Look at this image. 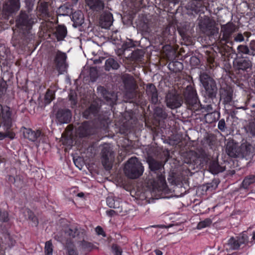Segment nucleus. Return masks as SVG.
Wrapping results in <instances>:
<instances>
[{"instance_id":"nucleus-1","label":"nucleus","mask_w":255,"mask_h":255,"mask_svg":"<svg viewBox=\"0 0 255 255\" xmlns=\"http://www.w3.org/2000/svg\"><path fill=\"white\" fill-rule=\"evenodd\" d=\"M37 22L34 14L28 10H21L15 19L16 26L19 31L13 30L11 42L14 47H23L27 45L33 39L31 30L33 25Z\"/></svg>"},{"instance_id":"nucleus-2","label":"nucleus","mask_w":255,"mask_h":255,"mask_svg":"<svg viewBox=\"0 0 255 255\" xmlns=\"http://www.w3.org/2000/svg\"><path fill=\"white\" fill-rule=\"evenodd\" d=\"M183 95L185 103L188 109L197 115L202 114L206 119L210 117L212 119L209 121L210 123L216 122L219 119L220 114L214 112L215 109L212 104L203 106L200 104L196 91L191 84L187 86Z\"/></svg>"},{"instance_id":"nucleus-3","label":"nucleus","mask_w":255,"mask_h":255,"mask_svg":"<svg viewBox=\"0 0 255 255\" xmlns=\"http://www.w3.org/2000/svg\"><path fill=\"white\" fill-rule=\"evenodd\" d=\"M75 135L82 140L81 147L94 154L96 153L98 142L103 137L99 133V129L90 121H84L76 128Z\"/></svg>"},{"instance_id":"nucleus-4","label":"nucleus","mask_w":255,"mask_h":255,"mask_svg":"<svg viewBox=\"0 0 255 255\" xmlns=\"http://www.w3.org/2000/svg\"><path fill=\"white\" fill-rule=\"evenodd\" d=\"M238 27L232 22H228L225 24L221 25V32L223 34L222 38L217 43V46L215 47V52L220 54L221 58L225 61L230 55L231 47L227 44L230 43L232 45L231 41L233 34L237 31Z\"/></svg>"},{"instance_id":"nucleus-5","label":"nucleus","mask_w":255,"mask_h":255,"mask_svg":"<svg viewBox=\"0 0 255 255\" xmlns=\"http://www.w3.org/2000/svg\"><path fill=\"white\" fill-rule=\"evenodd\" d=\"M143 170V166L139 160H127L124 165V173L129 179H134L139 177Z\"/></svg>"},{"instance_id":"nucleus-6","label":"nucleus","mask_w":255,"mask_h":255,"mask_svg":"<svg viewBox=\"0 0 255 255\" xmlns=\"http://www.w3.org/2000/svg\"><path fill=\"white\" fill-rule=\"evenodd\" d=\"M251 148L250 144L239 146L236 143L229 142L227 144L226 151L230 157L244 158L250 152Z\"/></svg>"},{"instance_id":"nucleus-7","label":"nucleus","mask_w":255,"mask_h":255,"mask_svg":"<svg viewBox=\"0 0 255 255\" xmlns=\"http://www.w3.org/2000/svg\"><path fill=\"white\" fill-rule=\"evenodd\" d=\"M200 81L205 90V96L213 102L216 98L217 88L215 81L207 74H202L200 77Z\"/></svg>"},{"instance_id":"nucleus-8","label":"nucleus","mask_w":255,"mask_h":255,"mask_svg":"<svg viewBox=\"0 0 255 255\" xmlns=\"http://www.w3.org/2000/svg\"><path fill=\"white\" fill-rule=\"evenodd\" d=\"M252 62L246 57L237 56L233 60V70L237 74L245 75L252 67Z\"/></svg>"},{"instance_id":"nucleus-9","label":"nucleus","mask_w":255,"mask_h":255,"mask_svg":"<svg viewBox=\"0 0 255 255\" xmlns=\"http://www.w3.org/2000/svg\"><path fill=\"white\" fill-rule=\"evenodd\" d=\"M175 31L174 26H172L170 24L164 28L161 33L157 35L160 44L164 45V46H170L172 42H174Z\"/></svg>"},{"instance_id":"nucleus-10","label":"nucleus","mask_w":255,"mask_h":255,"mask_svg":"<svg viewBox=\"0 0 255 255\" xmlns=\"http://www.w3.org/2000/svg\"><path fill=\"white\" fill-rule=\"evenodd\" d=\"M147 157L145 159H169L170 151L167 149L159 147H151L147 151Z\"/></svg>"},{"instance_id":"nucleus-11","label":"nucleus","mask_w":255,"mask_h":255,"mask_svg":"<svg viewBox=\"0 0 255 255\" xmlns=\"http://www.w3.org/2000/svg\"><path fill=\"white\" fill-rule=\"evenodd\" d=\"M165 102L168 108L175 109L180 107L182 103V96L176 92H169L166 95Z\"/></svg>"},{"instance_id":"nucleus-12","label":"nucleus","mask_w":255,"mask_h":255,"mask_svg":"<svg viewBox=\"0 0 255 255\" xmlns=\"http://www.w3.org/2000/svg\"><path fill=\"white\" fill-rule=\"evenodd\" d=\"M0 121L1 124L3 123V126L6 129L10 127L11 121H12V112L10 108L5 106L3 107L0 104Z\"/></svg>"},{"instance_id":"nucleus-13","label":"nucleus","mask_w":255,"mask_h":255,"mask_svg":"<svg viewBox=\"0 0 255 255\" xmlns=\"http://www.w3.org/2000/svg\"><path fill=\"white\" fill-rule=\"evenodd\" d=\"M97 91L112 107L117 104L118 97L115 92H110L103 86L98 87Z\"/></svg>"},{"instance_id":"nucleus-14","label":"nucleus","mask_w":255,"mask_h":255,"mask_svg":"<svg viewBox=\"0 0 255 255\" xmlns=\"http://www.w3.org/2000/svg\"><path fill=\"white\" fill-rule=\"evenodd\" d=\"M72 114L69 109H59L55 114L56 120L60 124H68L71 122Z\"/></svg>"},{"instance_id":"nucleus-15","label":"nucleus","mask_w":255,"mask_h":255,"mask_svg":"<svg viewBox=\"0 0 255 255\" xmlns=\"http://www.w3.org/2000/svg\"><path fill=\"white\" fill-rule=\"evenodd\" d=\"M54 54V63L55 64L56 69L59 71L66 68V61L67 59V55L60 50L56 52L52 53V55Z\"/></svg>"},{"instance_id":"nucleus-16","label":"nucleus","mask_w":255,"mask_h":255,"mask_svg":"<svg viewBox=\"0 0 255 255\" xmlns=\"http://www.w3.org/2000/svg\"><path fill=\"white\" fill-rule=\"evenodd\" d=\"M125 88L127 92L132 93L137 88L134 78L130 74H126L122 77Z\"/></svg>"},{"instance_id":"nucleus-17","label":"nucleus","mask_w":255,"mask_h":255,"mask_svg":"<svg viewBox=\"0 0 255 255\" xmlns=\"http://www.w3.org/2000/svg\"><path fill=\"white\" fill-rule=\"evenodd\" d=\"M20 7L19 0H7L3 5V11L9 15L17 11Z\"/></svg>"},{"instance_id":"nucleus-18","label":"nucleus","mask_w":255,"mask_h":255,"mask_svg":"<svg viewBox=\"0 0 255 255\" xmlns=\"http://www.w3.org/2000/svg\"><path fill=\"white\" fill-rule=\"evenodd\" d=\"M199 26L201 30L205 33L213 34L216 31L214 24L209 19L201 21Z\"/></svg>"},{"instance_id":"nucleus-19","label":"nucleus","mask_w":255,"mask_h":255,"mask_svg":"<svg viewBox=\"0 0 255 255\" xmlns=\"http://www.w3.org/2000/svg\"><path fill=\"white\" fill-rule=\"evenodd\" d=\"M146 93L152 104L158 103V92L156 87L153 84H148L146 86Z\"/></svg>"},{"instance_id":"nucleus-20","label":"nucleus","mask_w":255,"mask_h":255,"mask_svg":"<svg viewBox=\"0 0 255 255\" xmlns=\"http://www.w3.org/2000/svg\"><path fill=\"white\" fill-rule=\"evenodd\" d=\"M23 136L25 138L29 140L34 142L36 141L42 135V132L40 130H32L31 128H25L23 132Z\"/></svg>"},{"instance_id":"nucleus-21","label":"nucleus","mask_w":255,"mask_h":255,"mask_svg":"<svg viewBox=\"0 0 255 255\" xmlns=\"http://www.w3.org/2000/svg\"><path fill=\"white\" fill-rule=\"evenodd\" d=\"M101 159H115L114 151L109 144L105 143L101 146Z\"/></svg>"},{"instance_id":"nucleus-22","label":"nucleus","mask_w":255,"mask_h":255,"mask_svg":"<svg viewBox=\"0 0 255 255\" xmlns=\"http://www.w3.org/2000/svg\"><path fill=\"white\" fill-rule=\"evenodd\" d=\"M226 169H227V165L224 164V161L220 163L218 160H211L209 163V170L214 174L223 172Z\"/></svg>"},{"instance_id":"nucleus-23","label":"nucleus","mask_w":255,"mask_h":255,"mask_svg":"<svg viewBox=\"0 0 255 255\" xmlns=\"http://www.w3.org/2000/svg\"><path fill=\"white\" fill-rule=\"evenodd\" d=\"M136 122V121L131 118L128 121L124 122L120 128L121 133L127 134L134 130Z\"/></svg>"},{"instance_id":"nucleus-24","label":"nucleus","mask_w":255,"mask_h":255,"mask_svg":"<svg viewBox=\"0 0 255 255\" xmlns=\"http://www.w3.org/2000/svg\"><path fill=\"white\" fill-rule=\"evenodd\" d=\"M87 5L94 11L100 12L103 10L105 4L102 0H86Z\"/></svg>"},{"instance_id":"nucleus-25","label":"nucleus","mask_w":255,"mask_h":255,"mask_svg":"<svg viewBox=\"0 0 255 255\" xmlns=\"http://www.w3.org/2000/svg\"><path fill=\"white\" fill-rule=\"evenodd\" d=\"M188 8L196 13L203 11L204 5L203 0H191L187 5Z\"/></svg>"},{"instance_id":"nucleus-26","label":"nucleus","mask_w":255,"mask_h":255,"mask_svg":"<svg viewBox=\"0 0 255 255\" xmlns=\"http://www.w3.org/2000/svg\"><path fill=\"white\" fill-rule=\"evenodd\" d=\"M100 20L103 27L105 28H109L113 24V14L110 12L105 11L101 15Z\"/></svg>"},{"instance_id":"nucleus-27","label":"nucleus","mask_w":255,"mask_h":255,"mask_svg":"<svg viewBox=\"0 0 255 255\" xmlns=\"http://www.w3.org/2000/svg\"><path fill=\"white\" fill-rule=\"evenodd\" d=\"M233 91L230 89H222L220 91V99L224 104H230L233 99Z\"/></svg>"},{"instance_id":"nucleus-28","label":"nucleus","mask_w":255,"mask_h":255,"mask_svg":"<svg viewBox=\"0 0 255 255\" xmlns=\"http://www.w3.org/2000/svg\"><path fill=\"white\" fill-rule=\"evenodd\" d=\"M67 33V28L64 25H58L54 33L57 41L63 40L66 36Z\"/></svg>"},{"instance_id":"nucleus-29","label":"nucleus","mask_w":255,"mask_h":255,"mask_svg":"<svg viewBox=\"0 0 255 255\" xmlns=\"http://www.w3.org/2000/svg\"><path fill=\"white\" fill-rule=\"evenodd\" d=\"M110 123V120L108 118H100L98 123V128H97L99 129V133L102 134L100 133L101 131H104L106 132L108 131L109 129V126Z\"/></svg>"},{"instance_id":"nucleus-30","label":"nucleus","mask_w":255,"mask_h":255,"mask_svg":"<svg viewBox=\"0 0 255 255\" xmlns=\"http://www.w3.org/2000/svg\"><path fill=\"white\" fill-rule=\"evenodd\" d=\"M150 169L154 172L159 171L161 173L163 168L164 164L159 160H147Z\"/></svg>"},{"instance_id":"nucleus-31","label":"nucleus","mask_w":255,"mask_h":255,"mask_svg":"<svg viewBox=\"0 0 255 255\" xmlns=\"http://www.w3.org/2000/svg\"><path fill=\"white\" fill-rule=\"evenodd\" d=\"M2 127L5 131L4 132L0 131V140L4 139L6 137H8L10 139H13L15 136V133L12 131V121H11L10 127L8 129H6L3 126V123L1 124Z\"/></svg>"},{"instance_id":"nucleus-32","label":"nucleus","mask_w":255,"mask_h":255,"mask_svg":"<svg viewBox=\"0 0 255 255\" xmlns=\"http://www.w3.org/2000/svg\"><path fill=\"white\" fill-rule=\"evenodd\" d=\"M120 65L118 62L113 58H109L106 60L105 69L106 71H110L111 69L117 70Z\"/></svg>"},{"instance_id":"nucleus-33","label":"nucleus","mask_w":255,"mask_h":255,"mask_svg":"<svg viewBox=\"0 0 255 255\" xmlns=\"http://www.w3.org/2000/svg\"><path fill=\"white\" fill-rule=\"evenodd\" d=\"M243 160H224V164L227 165V168H234V172L235 170L240 169L244 166H241Z\"/></svg>"},{"instance_id":"nucleus-34","label":"nucleus","mask_w":255,"mask_h":255,"mask_svg":"<svg viewBox=\"0 0 255 255\" xmlns=\"http://www.w3.org/2000/svg\"><path fill=\"white\" fill-rule=\"evenodd\" d=\"M65 233L72 238L83 237L84 233L76 227H71L65 231Z\"/></svg>"},{"instance_id":"nucleus-35","label":"nucleus","mask_w":255,"mask_h":255,"mask_svg":"<svg viewBox=\"0 0 255 255\" xmlns=\"http://www.w3.org/2000/svg\"><path fill=\"white\" fill-rule=\"evenodd\" d=\"M169 69L174 73L181 72L183 69V65L182 63L175 61L171 62L168 65Z\"/></svg>"},{"instance_id":"nucleus-36","label":"nucleus","mask_w":255,"mask_h":255,"mask_svg":"<svg viewBox=\"0 0 255 255\" xmlns=\"http://www.w3.org/2000/svg\"><path fill=\"white\" fill-rule=\"evenodd\" d=\"M237 56L243 57L244 55L251 56L249 47L247 45L240 44L238 46L237 48Z\"/></svg>"},{"instance_id":"nucleus-37","label":"nucleus","mask_w":255,"mask_h":255,"mask_svg":"<svg viewBox=\"0 0 255 255\" xmlns=\"http://www.w3.org/2000/svg\"><path fill=\"white\" fill-rule=\"evenodd\" d=\"M98 113V107L94 105H91L83 113V117L88 119L90 118L91 115L95 116Z\"/></svg>"},{"instance_id":"nucleus-38","label":"nucleus","mask_w":255,"mask_h":255,"mask_svg":"<svg viewBox=\"0 0 255 255\" xmlns=\"http://www.w3.org/2000/svg\"><path fill=\"white\" fill-rule=\"evenodd\" d=\"M78 244L80 249L86 251L90 252L94 248V245L91 243L84 239L79 241Z\"/></svg>"},{"instance_id":"nucleus-39","label":"nucleus","mask_w":255,"mask_h":255,"mask_svg":"<svg viewBox=\"0 0 255 255\" xmlns=\"http://www.w3.org/2000/svg\"><path fill=\"white\" fill-rule=\"evenodd\" d=\"M55 90L48 89L44 96V101L46 104H49L55 98Z\"/></svg>"},{"instance_id":"nucleus-40","label":"nucleus","mask_w":255,"mask_h":255,"mask_svg":"<svg viewBox=\"0 0 255 255\" xmlns=\"http://www.w3.org/2000/svg\"><path fill=\"white\" fill-rule=\"evenodd\" d=\"M255 182V175H250L245 178L242 183V187L247 189L249 186Z\"/></svg>"},{"instance_id":"nucleus-41","label":"nucleus","mask_w":255,"mask_h":255,"mask_svg":"<svg viewBox=\"0 0 255 255\" xmlns=\"http://www.w3.org/2000/svg\"><path fill=\"white\" fill-rule=\"evenodd\" d=\"M49 3L46 1H42L38 5V10L39 12L45 16L49 15Z\"/></svg>"},{"instance_id":"nucleus-42","label":"nucleus","mask_w":255,"mask_h":255,"mask_svg":"<svg viewBox=\"0 0 255 255\" xmlns=\"http://www.w3.org/2000/svg\"><path fill=\"white\" fill-rule=\"evenodd\" d=\"M143 57V53L141 50L136 49L131 53V58L135 61H140Z\"/></svg>"},{"instance_id":"nucleus-43","label":"nucleus","mask_w":255,"mask_h":255,"mask_svg":"<svg viewBox=\"0 0 255 255\" xmlns=\"http://www.w3.org/2000/svg\"><path fill=\"white\" fill-rule=\"evenodd\" d=\"M153 189L159 191H162L166 192L167 191V187L166 182H159L154 181L153 184Z\"/></svg>"},{"instance_id":"nucleus-44","label":"nucleus","mask_w":255,"mask_h":255,"mask_svg":"<svg viewBox=\"0 0 255 255\" xmlns=\"http://www.w3.org/2000/svg\"><path fill=\"white\" fill-rule=\"evenodd\" d=\"M228 245L229 249L232 250H238L240 248V243H238L237 238H231L228 241Z\"/></svg>"},{"instance_id":"nucleus-45","label":"nucleus","mask_w":255,"mask_h":255,"mask_svg":"<svg viewBox=\"0 0 255 255\" xmlns=\"http://www.w3.org/2000/svg\"><path fill=\"white\" fill-rule=\"evenodd\" d=\"M154 115L156 117L161 119H165L167 118V114L165 111L160 107H156L154 109Z\"/></svg>"},{"instance_id":"nucleus-46","label":"nucleus","mask_w":255,"mask_h":255,"mask_svg":"<svg viewBox=\"0 0 255 255\" xmlns=\"http://www.w3.org/2000/svg\"><path fill=\"white\" fill-rule=\"evenodd\" d=\"M220 181L218 179H214L212 182L207 183L206 185V190L212 191L216 189Z\"/></svg>"},{"instance_id":"nucleus-47","label":"nucleus","mask_w":255,"mask_h":255,"mask_svg":"<svg viewBox=\"0 0 255 255\" xmlns=\"http://www.w3.org/2000/svg\"><path fill=\"white\" fill-rule=\"evenodd\" d=\"M53 253V246L51 241L45 243L44 247L45 255H52Z\"/></svg>"},{"instance_id":"nucleus-48","label":"nucleus","mask_w":255,"mask_h":255,"mask_svg":"<svg viewBox=\"0 0 255 255\" xmlns=\"http://www.w3.org/2000/svg\"><path fill=\"white\" fill-rule=\"evenodd\" d=\"M212 224V221L210 219H206L204 221L200 222L197 227L198 229H202L203 228L209 227Z\"/></svg>"},{"instance_id":"nucleus-49","label":"nucleus","mask_w":255,"mask_h":255,"mask_svg":"<svg viewBox=\"0 0 255 255\" xmlns=\"http://www.w3.org/2000/svg\"><path fill=\"white\" fill-rule=\"evenodd\" d=\"M8 180L9 182L15 184V185L17 187L20 186L22 183V181L21 180L20 177L19 176H16L15 177L12 176H9Z\"/></svg>"},{"instance_id":"nucleus-50","label":"nucleus","mask_w":255,"mask_h":255,"mask_svg":"<svg viewBox=\"0 0 255 255\" xmlns=\"http://www.w3.org/2000/svg\"><path fill=\"white\" fill-rule=\"evenodd\" d=\"M9 220L8 214L6 211L1 212L0 211V222H7Z\"/></svg>"},{"instance_id":"nucleus-51","label":"nucleus","mask_w":255,"mask_h":255,"mask_svg":"<svg viewBox=\"0 0 255 255\" xmlns=\"http://www.w3.org/2000/svg\"><path fill=\"white\" fill-rule=\"evenodd\" d=\"M73 162L75 166L80 170L82 169L84 167H86L85 160H73Z\"/></svg>"},{"instance_id":"nucleus-52","label":"nucleus","mask_w":255,"mask_h":255,"mask_svg":"<svg viewBox=\"0 0 255 255\" xmlns=\"http://www.w3.org/2000/svg\"><path fill=\"white\" fill-rule=\"evenodd\" d=\"M238 243H240V246L242 245L246 244L248 242V237L245 234H243L241 237H236Z\"/></svg>"},{"instance_id":"nucleus-53","label":"nucleus","mask_w":255,"mask_h":255,"mask_svg":"<svg viewBox=\"0 0 255 255\" xmlns=\"http://www.w3.org/2000/svg\"><path fill=\"white\" fill-rule=\"evenodd\" d=\"M249 47L251 53V56H255V40H252L250 41Z\"/></svg>"},{"instance_id":"nucleus-54","label":"nucleus","mask_w":255,"mask_h":255,"mask_svg":"<svg viewBox=\"0 0 255 255\" xmlns=\"http://www.w3.org/2000/svg\"><path fill=\"white\" fill-rule=\"evenodd\" d=\"M102 165L106 170H110L113 166L112 160H102Z\"/></svg>"},{"instance_id":"nucleus-55","label":"nucleus","mask_w":255,"mask_h":255,"mask_svg":"<svg viewBox=\"0 0 255 255\" xmlns=\"http://www.w3.org/2000/svg\"><path fill=\"white\" fill-rule=\"evenodd\" d=\"M107 205L110 208L119 209V207L117 206V205L115 204V202L114 200L112 198L108 197L107 198Z\"/></svg>"},{"instance_id":"nucleus-56","label":"nucleus","mask_w":255,"mask_h":255,"mask_svg":"<svg viewBox=\"0 0 255 255\" xmlns=\"http://www.w3.org/2000/svg\"><path fill=\"white\" fill-rule=\"evenodd\" d=\"M67 255H78L76 249L74 247L67 246Z\"/></svg>"},{"instance_id":"nucleus-57","label":"nucleus","mask_w":255,"mask_h":255,"mask_svg":"<svg viewBox=\"0 0 255 255\" xmlns=\"http://www.w3.org/2000/svg\"><path fill=\"white\" fill-rule=\"evenodd\" d=\"M234 40L236 42H242L244 41L245 38L242 33H238L234 36Z\"/></svg>"},{"instance_id":"nucleus-58","label":"nucleus","mask_w":255,"mask_h":255,"mask_svg":"<svg viewBox=\"0 0 255 255\" xmlns=\"http://www.w3.org/2000/svg\"><path fill=\"white\" fill-rule=\"evenodd\" d=\"M218 128L222 131H225L226 128V123L224 119H221L219 121Z\"/></svg>"},{"instance_id":"nucleus-59","label":"nucleus","mask_w":255,"mask_h":255,"mask_svg":"<svg viewBox=\"0 0 255 255\" xmlns=\"http://www.w3.org/2000/svg\"><path fill=\"white\" fill-rule=\"evenodd\" d=\"M69 100L71 102V105L76 106L77 105V96L76 95L73 94H70L69 95Z\"/></svg>"},{"instance_id":"nucleus-60","label":"nucleus","mask_w":255,"mask_h":255,"mask_svg":"<svg viewBox=\"0 0 255 255\" xmlns=\"http://www.w3.org/2000/svg\"><path fill=\"white\" fill-rule=\"evenodd\" d=\"M112 249L115 255H122V251L117 245H113Z\"/></svg>"},{"instance_id":"nucleus-61","label":"nucleus","mask_w":255,"mask_h":255,"mask_svg":"<svg viewBox=\"0 0 255 255\" xmlns=\"http://www.w3.org/2000/svg\"><path fill=\"white\" fill-rule=\"evenodd\" d=\"M249 128L251 133L255 136V120L254 122L250 123Z\"/></svg>"},{"instance_id":"nucleus-62","label":"nucleus","mask_w":255,"mask_h":255,"mask_svg":"<svg viewBox=\"0 0 255 255\" xmlns=\"http://www.w3.org/2000/svg\"><path fill=\"white\" fill-rule=\"evenodd\" d=\"M96 231L98 235H102L103 237H106V234L103 229L100 226H98L96 228Z\"/></svg>"},{"instance_id":"nucleus-63","label":"nucleus","mask_w":255,"mask_h":255,"mask_svg":"<svg viewBox=\"0 0 255 255\" xmlns=\"http://www.w3.org/2000/svg\"><path fill=\"white\" fill-rule=\"evenodd\" d=\"M30 220L31 221L32 225L33 226H35V227L37 226V225L38 224V221L37 217L35 215L32 216V219H31V220Z\"/></svg>"},{"instance_id":"nucleus-64","label":"nucleus","mask_w":255,"mask_h":255,"mask_svg":"<svg viewBox=\"0 0 255 255\" xmlns=\"http://www.w3.org/2000/svg\"><path fill=\"white\" fill-rule=\"evenodd\" d=\"M155 181L159 182H166L164 176L161 173L158 175L157 180Z\"/></svg>"}]
</instances>
